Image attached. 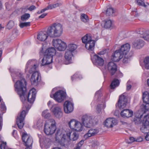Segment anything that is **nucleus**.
<instances>
[{"mask_svg": "<svg viewBox=\"0 0 149 149\" xmlns=\"http://www.w3.org/2000/svg\"><path fill=\"white\" fill-rule=\"evenodd\" d=\"M137 4L140 6H142L145 7L146 6L144 2L141 0H136Z\"/></svg>", "mask_w": 149, "mask_h": 149, "instance_id": "de8ad7c7", "label": "nucleus"}, {"mask_svg": "<svg viewBox=\"0 0 149 149\" xmlns=\"http://www.w3.org/2000/svg\"><path fill=\"white\" fill-rule=\"evenodd\" d=\"M64 109L66 113H70L73 110V104L69 101H65L64 104Z\"/></svg>", "mask_w": 149, "mask_h": 149, "instance_id": "f3484780", "label": "nucleus"}, {"mask_svg": "<svg viewBox=\"0 0 149 149\" xmlns=\"http://www.w3.org/2000/svg\"><path fill=\"white\" fill-rule=\"evenodd\" d=\"M30 17V15L29 13H25L21 17V19L23 21L26 20L28 19Z\"/></svg>", "mask_w": 149, "mask_h": 149, "instance_id": "a19ab883", "label": "nucleus"}, {"mask_svg": "<svg viewBox=\"0 0 149 149\" xmlns=\"http://www.w3.org/2000/svg\"><path fill=\"white\" fill-rule=\"evenodd\" d=\"M68 124L71 129L77 131L81 132L84 128L83 125L81 123L74 119L71 120Z\"/></svg>", "mask_w": 149, "mask_h": 149, "instance_id": "0eeeda50", "label": "nucleus"}, {"mask_svg": "<svg viewBox=\"0 0 149 149\" xmlns=\"http://www.w3.org/2000/svg\"><path fill=\"white\" fill-rule=\"evenodd\" d=\"M147 83L148 85L149 86V79H147Z\"/></svg>", "mask_w": 149, "mask_h": 149, "instance_id": "774afa93", "label": "nucleus"}, {"mask_svg": "<svg viewBox=\"0 0 149 149\" xmlns=\"http://www.w3.org/2000/svg\"><path fill=\"white\" fill-rule=\"evenodd\" d=\"M19 26L22 28L25 26H29L30 25V22H22L19 24Z\"/></svg>", "mask_w": 149, "mask_h": 149, "instance_id": "a18cd8bd", "label": "nucleus"}, {"mask_svg": "<svg viewBox=\"0 0 149 149\" xmlns=\"http://www.w3.org/2000/svg\"><path fill=\"white\" fill-rule=\"evenodd\" d=\"M73 57L72 53L70 51H66L65 54V61L64 63L65 64H68L72 63V58Z\"/></svg>", "mask_w": 149, "mask_h": 149, "instance_id": "4be33fe9", "label": "nucleus"}, {"mask_svg": "<svg viewBox=\"0 0 149 149\" xmlns=\"http://www.w3.org/2000/svg\"><path fill=\"white\" fill-rule=\"evenodd\" d=\"M47 15V13H43L39 16V18H42Z\"/></svg>", "mask_w": 149, "mask_h": 149, "instance_id": "0e129e2a", "label": "nucleus"}, {"mask_svg": "<svg viewBox=\"0 0 149 149\" xmlns=\"http://www.w3.org/2000/svg\"><path fill=\"white\" fill-rule=\"evenodd\" d=\"M106 51L105 50H103L99 52L98 54L100 55H103L104 54L106 53Z\"/></svg>", "mask_w": 149, "mask_h": 149, "instance_id": "052dcab7", "label": "nucleus"}, {"mask_svg": "<svg viewBox=\"0 0 149 149\" xmlns=\"http://www.w3.org/2000/svg\"><path fill=\"white\" fill-rule=\"evenodd\" d=\"M51 97H53L54 99L58 102H61L63 101L66 96V93L62 90H59L53 94V96L50 95Z\"/></svg>", "mask_w": 149, "mask_h": 149, "instance_id": "1a4fd4ad", "label": "nucleus"}, {"mask_svg": "<svg viewBox=\"0 0 149 149\" xmlns=\"http://www.w3.org/2000/svg\"><path fill=\"white\" fill-rule=\"evenodd\" d=\"M107 68L111 75H113L117 70L116 64L114 62H109L107 65Z\"/></svg>", "mask_w": 149, "mask_h": 149, "instance_id": "5701e85b", "label": "nucleus"}, {"mask_svg": "<svg viewBox=\"0 0 149 149\" xmlns=\"http://www.w3.org/2000/svg\"><path fill=\"white\" fill-rule=\"evenodd\" d=\"M130 45L128 43H126L122 45L119 49L124 54L125 53H128L129 52V51L130 50Z\"/></svg>", "mask_w": 149, "mask_h": 149, "instance_id": "2f4dec72", "label": "nucleus"}, {"mask_svg": "<svg viewBox=\"0 0 149 149\" xmlns=\"http://www.w3.org/2000/svg\"><path fill=\"white\" fill-rule=\"evenodd\" d=\"M117 124V120L114 118L107 119L104 123V125L107 128L112 127Z\"/></svg>", "mask_w": 149, "mask_h": 149, "instance_id": "6ab92c4d", "label": "nucleus"}, {"mask_svg": "<svg viewBox=\"0 0 149 149\" xmlns=\"http://www.w3.org/2000/svg\"><path fill=\"white\" fill-rule=\"evenodd\" d=\"M0 148L1 149H8V147L7 146L6 143H1V144Z\"/></svg>", "mask_w": 149, "mask_h": 149, "instance_id": "603ef678", "label": "nucleus"}, {"mask_svg": "<svg viewBox=\"0 0 149 149\" xmlns=\"http://www.w3.org/2000/svg\"><path fill=\"white\" fill-rule=\"evenodd\" d=\"M42 116L44 118H48L50 116L51 114L48 112V110H47L42 112Z\"/></svg>", "mask_w": 149, "mask_h": 149, "instance_id": "ea45409f", "label": "nucleus"}, {"mask_svg": "<svg viewBox=\"0 0 149 149\" xmlns=\"http://www.w3.org/2000/svg\"><path fill=\"white\" fill-rule=\"evenodd\" d=\"M143 140V138L141 136H139L136 139V141L140 142L142 141Z\"/></svg>", "mask_w": 149, "mask_h": 149, "instance_id": "4d7b16f0", "label": "nucleus"}, {"mask_svg": "<svg viewBox=\"0 0 149 149\" xmlns=\"http://www.w3.org/2000/svg\"><path fill=\"white\" fill-rule=\"evenodd\" d=\"M14 25V22L12 21H10L7 24V27L9 29H10L13 27Z\"/></svg>", "mask_w": 149, "mask_h": 149, "instance_id": "3c124183", "label": "nucleus"}, {"mask_svg": "<svg viewBox=\"0 0 149 149\" xmlns=\"http://www.w3.org/2000/svg\"><path fill=\"white\" fill-rule=\"evenodd\" d=\"M149 125V114L144 116L143 121V125L140 130L142 132L146 133L147 127Z\"/></svg>", "mask_w": 149, "mask_h": 149, "instance_id": "a211bd4d", "label": "nucleus"}, {"mask_svg": "<svg viewBox=\"0 0 149 149\" xmlns=\"http://www.w3.org/2000/svg\"><path fill=\"white\" fill-rule=\"evenodd\" d=\"M67 134H62L60 130H57L55 134V138L56 140H60L63 143V145H65L64 143L66 141Z\"/></svg>", "mask_w": 149, "mask_h": 149, "instance_id": "4468645a", "label": "nucleus"}, {"mask_svg": "<svg viewBox=\"0 0 149 149\" xmlns=\"http://www.w3.org/2000/svg\"><path fill=\"white\" fill-rule=\"evenodd\" d=\"M133 47L137 49H139L144 45V42L142 40L138 39L132 43Z\"/></svg>", "mask_w": 149, "mask_h": 149, "instance_id": "a878e982", "label": "nucleus"}, {"mask_svg": "<svg viewBox=\"0 0 149 149\" xmlns=\"http://www.w3.org/2000/svg\"><path fill=\"white\" fill-rule=\"evenodd\" d=\"M144 66L147 70L149 69V56L145 57L143 61Z\"/></svg>", "mask_w": 149, "mask_h": 149, "instance_id": "72a5a7b5", "label": "nucleus"}, {"mask_svg": "<svg viewBox=\"0 0 149 149\" xmlns=\"http://www.w3.org/2000/svg\"><path fill=\"white\" fill-rule=\"evenodd\" d=\"M53 61V57L52 56L44 54V57L42 60V65H49L52 63Z\"/></svg>", "mask_w": 149, "mask_h": 149, "instance_id": "393cba45", "label": "nucleus"}, {"mask_svg": "<svg viewBox=\"0 0 149 149\" xmlns=\"http://www.w3.org/2000/svg\"><path fill=\"white\" fill-rule=\"evenodd\" d=\"M124 55V56L123 60V62L124 63H127L130 61L131 58L133 56V52L131 51L130 52L125 53Z\"/></svg>", "mask_w": 149, "mask_h": 149, "instance_id": "c85d7f7f", "label": "nucleus"}, {"mask_svg": "<svg viewBox=\"0 0 149 149\" xmlns=\"http://www.w3.org/2000/svg\"><path fill=\"white\" fill-rule=\"evenodd\" d=\"M121 116L124 118H129L131 117L133 115V111L128 109L123 110L120 113Z\"/></svg>", "mask_w": 149, "mask_h": 149, "instance_id": "bb28decb", "label": "nucleus"}, {"mask_svg": "<svg viewBox=\"0 0 149 149\" xmlns=\"http://www.w3.org/2000/svg\"><path fill=\"white\" fill-rule=\"evenodd\" d=\"M82 77L81 75L79 73L77 72L75 73L72 77H71L72 80H73V78H79V79H81Z\"/></svg>", "mask_w": 149, "mask_h": 149, "instance_id": "49530a36", "label": "nucleus"}, {"mask_svg": "<svg viewBox=\"0 0 149 149\" xmlns=\"http://www.w3.org/2000/svg\"><path fill=\"white\" fill-rule=\"evenodd\" d=\"M127 102V97L122 95L120 97L118 101V106L120 109H123L125 108Z\"/></svg>", "mask_w": 149, "mask_h": 149, "instance_id": "2eb2a0df", "label": "nucleus"}, {"mask_svg": "<svg viewBox=\"0 0 149 149\" xmlns=\"http://www.w3.org/2000/svg\"><path fill=\"white\" fill-rule=\"evenodd\" d=\"M68 49L67 51H70L72 53L77 48V46L74 44H70L68 45Z\"/></svg>", "mask_w": 149, "mask_h": 149, "instance_id": "4c0bfd02", "label": "nucleus"}, {"mask_svg": "<svg viewBox=\"0 0 149 149\" xmlns=\"http://www.w3.org/2000/svg\"><path fill=\"white\" fill-rule=\"evenodd\" d=\"M48 9H49L48 8V6H47L46 8L41 10V13H42L44 12L45 10H47Z\"/></svg>", "mask_w": 149, "mask_h": 149, "instance_id": "338daca9", "label": "nucleus"}, {"mask_svg": "<svg viewBox=\"0 0 149 149\" xmlns=\"http://www.w3.org/2000/svg\"><path fill=\"white\" fill-rule=\"evenodd\" d=\"M98 132V130L96 129H90L87 133L84 135V138L86 139H87L89 137L94 136Z\"/></svg>", "mask_w": 149, "mask_h": 149, "instance_id": "c756f323", "label": "nucleus"}, {"mask_svg": "<svg viewBox=\"0 0 149 149\" xmlns=\"http://www.w3.org/2000/svg\"><path fill=\"white\" fill-rule=\"evenodd\" d=\"M61 3H56L54 4H52L48 6V8L52 9L53 8H55L61 5Z\"/></svg>", "mask_w": 149, "mask_h": 149, "instance_id": "79ce46f5", "label": "nucleus"}, {"mask_svg": "<svg viewBox=\"0 0 149 149\" xmlns=\"http://www.w3.org/2000/svg\"><path fill=\"white\" fill-rule=\"evenodd\" d=\"M124 54L119 49L116 50L111 56V59L115 62H118L121 59Z\"/></svg>", "mask_w": 149, "mask_h": 149, "instance_id": "ddd939ff", "label": "nucleus"}, {"mask_svg": "<svg viewBox=\"0 0 149 149\" xmlns=\"http://www.w3.org/2000/svg\"><path fill=\"white\" fill-rule=\"evenodd\" d=\"M102 107L101 105L100 104L98 105L97 106L96 109L98 113H100L101 112V108Z\"/></svg>", "mask_w": 149, "mask_h": 149, "instance_id": "864d4df0", "label": "nucleus"}, {"mask_svg": "<svg viewBox=\"0 0 149 149\" xmlns=\"http://www.w3.org/2000/svg\"><path fill=\"white\" fill-rule=\"evenodd\" d=\"M22 139L26 147H31L32 145L33 141L31 137H30L27 134L23 133Z\"/></svg>", "mask_w": 149, "mask_h": 149, "instance_id": "f8f14e48", "label": "nucleus"}, {"mask_svg": "<svg viewBox=\"0 0 149 149\" xmlns=\"http://www.w3.org/2000/svg\"><path fill=\"white\" fill-rule=\"evenodd\" d=\"M80 19L81 21L84 23L87 22L89 21V19L87 15L84 13L81 14Z\"/></svg>", "mask_w": 149, "mask_h": 149, "instance_id": "58836bf2", "label": "nucleus"}, {"mask_svg": "<svg viewBox=\"0 0 149 149\" xmlns=\"http://www.w3.org/2000/svg\"><path fill=\"white\" fill-rule=\"evenodd\" d=\"M56 50L55 49L54 47H50L47 49L45 51L44 54L53 57V56L56 54Z\"/></svg>", "mask_w": 149, "mask_h": 149, "instance_id": "7c9ffc66", "label": "nucleus"}, {"mask_svg": "<svg viewBox=\"0 0 149 149\" xmlns=\"http://www.w3.org/2000/svg\"><path fill=\"white\" fill-rule=\"evenodd\" d=\"M81 120L84 125L86 127L90 128L93 125V119L90 116L87 114L83 115Z\"/></svg>", "mask_w": 149, "mask_h": 149, "instance_id": "9d476101", "label": "nucleus"}, {"mask_svg": "<svg viewBox=\"0 0 149 149\" xmlns=\"http://www.w3.org/2000/svg\"><path fill=\"white\" fill-rule=\"evenodd\" d=\"M49 36L48 33V30L47 31H40L37 35V39L41 41H44Z\"/></svg>", "mask_w": 149, "mask_h": 149, "instance_id": "b1692460", "label": "nucleus"}, {"mask_svg": "<svg viewBox=\"0 0 149 149\" xmlns=\"http://www.w3.org/2000/svg\"><path fill=\"white\" fill-rule=\"evenodd\" d=\"M26 82L24 79L21 81H17L15 84L14 86L15 91L19 95L21 100H25V93L26 89Z\"/></svg>", "mask_w": 149, "mask_h": 149, "instance_id": "f03ea898", "label": "nucleus"}, {"mask_svg": "<svg viewBox=\"0 0 149 149\" xmlns=\"http://www.w3.org/2000/svg\"><path fill=\"white\" fill-rule=\"evenodd\" d=\"M119 84V82L118 80L115 79L112 82L110 85V87L112 89H114L116 87L118 86Z\"/></svg>", "mask_w": 149, "mask_h": 149, "instance_id": "f704fd0d", "label": "nucleus"}, {"mask_svg": "<svg viewBox=\"0 0 149 149\" xmlns=\"http://www.w3.org/2000/svg\"><path fill=\"white\" fill-rule=\"evenodd\" d=\"M137 33L140 34V36L143 38V36H146V35L148 34V31H146V30L143 28H140L136 31Z\"/></svg>", "mask_w": 149, "mask_h": 149, "instance_id": "473e14b6", "label": "nucleus"}, {"mask_svg": "<svg viewBox=\"0 0 149 149\" xmlns=\"http://www.w3.org/2000/svg\"><path fill=\"white\" fill-rule=\"evenodd\" d=\"M82 42L85 44L86 48L89 50L93 51L94 49L95 41L92 40L90 34H87L81 38Z\"/></svg>", "mask_w": 149, "mask_h": 149, "instance_id": "39448f33", "label": "nucleus"}, {"mask_svg": "<svg viewBox=\"0 0 149 149\" xmlns=\"http://www.w3.org/2000/svg\"><path fill=\"white\" fill-rule=\"evenodd\" d=\"M104 27L105 28L107 29L110 28L112 25V22L111 20H106L103 21Z\"/></svg>", "mask_w": 149, "mask_h": 149, "instance_id": "e433bc0d", "label": "nucleus"}, {"mask_svg": "<svg viewBox=\"0 0 149 149\" xmlns=\"http://www.w3.org/2000/svg\"><path fill=\"white\" fill-rule=\"evenodd\" d=\"M43 120L41 119H39L36 122V125L37 127L39 128L42 126Z\"/></svg>", "mask_w": 149, "mask_h": 149, "instance_id": "c03bdc74", "label": "nucleus"}, {"mask_svg": "<svg viewBox=\"0 0 149 149\" xmlns=\"http://www.w3.org/2000/svg\"><path fill=\"white\" fill-rule=\"evenodd\" d=\"M93 63L96 65L102 66L104 64L103 59L97 55H94L92 59Z\"/></svg>", "mask_w": 149, "mask_h": 149, "instance_id": "dca6fc26", "label": "nucleus"}, {"mask_svg": "<svg viewBox=\"0 0 149 149\" xmlns=\"http://www.w3.org/2000/svg\"><path fill=\"white\" fill-rule=\"evenodd\" d=\"M114 12V10L112 8H108L106 10V14L107 16L112 15Z\"/></svg>", "mask_w": 149, "mask_h": 149, "instance_id": "37998d69", "label": "nucleus"}, {"mask_svg": "<svg viewBox=\"0 0 149 149\" xmlns=\"http://www.w3.org/2000/svg\"><path fill=\"white\" fill-rule=\"evenodd\" d=\"M13 135L15 138H16L17 131L15 130H13L12 133Z\"/></svg>", "mask_w": 149, "mask_h": 149, "instance_id": "e2e57ef3", "label": "nucleus"}, {"mask_svg": "<svg viewBox=\"0 0 149 149\" xmlns=\"http://www.w3.org/2000/svg\"><path fill=\"white\" fill-rule=\"evenodd\" d=\"M142 98L145 109L148 110L149 109V94L147 92H144L143 94Z\"/></svg>", "mask_w": 149, "mask_h": 149, "instance_id": "aec40b11", "label": "nucleus"}, {"mask_svg": "<svg viewBox=\"0 0 149 149\" xmlns=\"http://www.w3.org/2000/svg\"><path fill=\"white\" fill-rule=\"evenodd\" d=\"M119 84V82L118 80L115 79L112 82L110 85V87L112 89H114L116 87L118 86Z\"/></svg>", "mask_w": 149, "mask_h": 149, "instance_id": "c9c22d12", "label": "nucleus"}, {"mask_svg": "<svg viewBox=\"0 0 149 149\" xmlns=\"http://www.w3.org/2000/svg\"><path fill=\"white\" fill-rule=\"evenodd\" d=\"M56 130V122L53 119L47 120L45 124L44 132L47 135L54 133Z\"/></svg>", "mask_w": 149, "mask_h": 149, "instance_id": "20e7f679", "label": "nucleus"}, {"mask_svg": "<svg viewBox=\"0 0 149 149\" xmlns=\"http://www.w3.org/2000/svg\"><path fill=\"white\" fill-rule=\"evenodd\" d=\"M40 78V73L38 71L33 72L31 78V84L32 85L36 84Z\"/></svg>", "mask_w": 149, "mask_h": 149, "instance_id": "412c9836", "label": "nucleus"}, {"mask_svg": "<svg viewBox=\"0 0 149 149\" xmlns=\"http://www.w3.org/2000/svg\"><path fill=\"white\" fill-rule=\"evenodd\" d=\"M63 32V26L59 23H54L48 29L49 36L52 38L60 37L62 34Z\"/></svg>", "mask_w": 149, "mask_h": 149, "instance_id": "7ed1b4c3", "label": "nucleus"}, {"mask_svg": "<svg viewBox=\"0 0 149 149\" xmlns=\"http://www.w3.org/2000/svg\"><path fill=\"white\" fill-rule=\"evenodd\" d=\"M142 116V115H141L140 116H138V117L136 118H134V121L135 124H138L140 122V119L141 118Z\"/></svg>", "mask_w": 149, "mask_h": 149, "instance_id": "8fccbe9b", "label": "nucleus"}, {"mask_svg": "<svg viewBox=\"0 0 149 149\" xmlns=\"http://www.w3.org/2000/svg\"><path fill=\"white\" fill-rule=\"evenodd\" d=\"M84 141L82 140L78 143L77 146L74 149H81V148L83 144Z\"/></svg>", "mask_w": 149, "mask_h": 149, "instance_id": "09e8293b", "label": "nucleus"}, {"mask_svg": "<svg viewBox=\"0 0 149 149\" xmlns=\"http://www.w3.org/2000/svg\"><path fill=\"white\" fill-rule=\"evenodd\" d=\"M36 7L35 6L32 5L30 6L28 8V9L30 11H31L32 10L36 9Z\"/></svg>", "mask_w": 149, "mask_h": 149, "instance_id": "13d9d810", "label": "nucleus"}, {"mask_svg": "<svg viewBox=\"0 0 149 149\" xmlns=\"http://www.w3.org/2000/svg\"><path fill=\"white\" fill-rule=\"evenodd\" d=\"M129 139L131 141V142H133L136 141V139L133 137H130Z\"/></svg>", "mask_w": 149, "mask_h": 149, "instance_id": "680f3d73", "label": "nucleus"}, {"mask_svg": "<svg viewBox=\"0 0 149 149\" xmlns=\"http://www.w3.org/2000/svg\"><path fill=\"white\" fill-rule=\"evenodd\" d=\"M146 36H143V38L145 40L149 41V33L148 32V34L146 35Z\"/></svg>", "mask_w": 149, "mask_h": 149, "instance_id": "6e6d98bb", "label": "nucleus"}, {"mask_svg": "<svg viewBox=\"0 0 149 149\" xmlns=\"http://www.w3.org/2000/svg\"><path fill=\"white\" fill-rule=\"evenodd\" d=\"M1 107L2 111H5L6 110V107L3 103L1 102Z\"/></svg>", "mask_w": 149, "mask_h": 149, "instance_id": "5fc2aeb1", "label": "nucleus"}, {"mask_svg": "<svg viewBox=\"0 0 149 149\" xmlns=\"http://www.w3.org/2000/svg\"><path fill=\"white\" fill-rule=\"evenodd\" d=\"M78 137V135L76 132H69L67 133L66 140L67 139L70 140L75 141L77 140Z\"/></svg>", "mask_w": 149, "mask_h": 149, "instance_id": "cd10ccee", "label": "nucleus"}, {"mask_svg": "<svg viewBox=\"0 0 149 149\" xmlns=\"http://www.w3.org/2000/svg\"><path fill=\"white\" fill-rule=\"evenodd\" d=\"M39 63V61L36 60H29L26 64L25 69V72H28L30 74L33 72H36L35 70L38 66Z\"/></svg>", "mask_w": 149, "mask_h": 149, "instance_id": "423d86ee", "label": "nucleus"}, {"mask_svg": "<svg viewBox=\"0 0 149 149\" xmlns=\"http://www.w3.org/2000/svg\"><path fill=\"white\" fill-rule=\"evenodd\" d=\"M51 111L53 114L57 118H61L62 116L61 109L59 106H53L51 108Z\"/></svg>", "mask_w": 149, "mask_h": 149, "instance_id": "9b49d317", "label": "nucleus"}, {"mask_svg": "<svg viewBox=\"0 0 149 149\" xmlns=\"http://www.w3.org/2000/svg\"><path fill=\"white\" fill-rule=\"evenodd\" d=\"M52 42L53 46L60 51H64L66 49L67 46L66 43L60 39H54Z\"/></svg>", "mask_w": 149, "mask_h": 149, "instance_id": "6e6552de", "label": "nucleus"}, {"mask_svg": "<svg viewBox=\"0 0 149 149\" xmlns=\"http://www.w3.org/2000/svg\"><path fill=\"white\" fill-rule=\"evenodd\" d=\"M25 100H21L23 104L22 108L23 110L18 114L17 119V124L18 128L20 129L22 128L24 125V120L27 113L26 111H28L31 107V106L27 104L26 100L27 98L28 101L31 103H33L35 100L36 97V92L35 90L31 89L29 91L27 96L26 94Z\"/></svg>", "mask_w": 149, "mask_h": 149, "instance_id": "f257e3e1", "label": "nucleus"}, {"mask_svg": "<svg viewBox=\"0 0 149 149\" xmlns=\"http://www.w3.org/2000/svg\"><path fill=\"white\" fill-rule=\"evenodd\" d=\"M145 139L146 140L149 141V134L147 133L145 136Z\"/></svg>", "mask_w": 149, "mask_h": 149, "instance_id": "69168bd1", "label": "nucleus"}, {"mask_svg": "<svg viewBox=\"0 0 149 149\" xmlns=\"http://www.w3.org/2000/svg\"><path fill=\"white\" fill-rule=\"evenodd\" d=\"M129 82L128 81L127 85V90H129L131 88L132 86L130 84H129Z\"/></svg>", "mask_w": 149, "mask_h": 149, "instance_id": "bf43d9fd", "label": "nucleus"}]
</instances>
